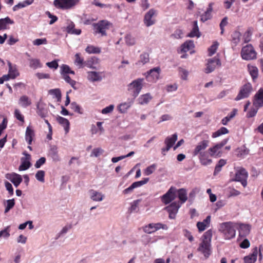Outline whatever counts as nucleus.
<instances>
[{"instance_id": "nucleus-1", "label": "nucleus", "mask_w": 263, "mask_h": 263, "mask_svg": "<svg viewBox=\"0 0 263 263\" xmlns=\"http://www.w3.org/2000/svg\"><path fill=\"white\" fill-rule=\"evenodd\" d=\"M212 230L206 231L202 236L201 242L200 243L198 251L203 254L205 258L209 257L211 253Z\"/></svg>"}, {"instance_id": "nucleus-2", "label": "nucleus", "mask_w": 263, "mask_h": 263, "mask_svg": "<svg viewBox=\"0 0 263 263\" xmlns=\"http://www.w3.org/2000/svg\"><path fill=\"white\" fill-rule=\"evenodd\" d=\"M237 228V223L229 221L221 223L219 231L222 234L226 239H231L235 237Z\"/></svg>"}, {"instance_id": "nucleus-3", "label": "nucleus", "mask_w": 263, "mask_h": 263, "mask_svg": "<svg viewBox=\"0 0 263 263\" xmlns=\"http://www.w3.org/2000/svg\"><path fill=\"white\" fill-rule=\"evenodd\" d=\"M112 26V24L107 20L99 21L92 24L93 33L99 34L101 36L107 35V31Z\"/></svg>"}, {"instance_id": "nucleus-4", "label": "nucleus", "mask_w": 263, "mask_h": 263, "mask_svg": "<svg viewBox=\"0 0 263 263\" xmlns=\"http://www.w3.org/2000/svg\"><path fill=\"white\" fill-rule=\"evenodd\" d=\"M241 56L245 60H254L256 59V52L253 47L251 44H248L242 47Z\"/></svg>"}, {"instance_id": "nucleus-5", "label": "nucleus", "mask_w": 263, "mask_h": 263, "mask_svg": "<svg viewBox=\"0 0 263 263\" xmlns=\"http://www.w3.org/2000/svg\"><path fill=\"white\" fill-rule=\"evenodd\" d=\"M80 0H54V5L57 8L69 9L77 5Z\"/></svg>"}, {"instance_id": "nucleus-6", "label": "nucleus", "mask_w": 263, "mask_h": 263, "mask_svg": "<svg viewBox=\"0 0 263 263\" xmlns=\"http://www.w3.org/2000/svg\"><path fill=\"white\" fill-rule=\"evenodd\" d=\"M228 142V139H225L221 141L220 142L216 144L213 147H210L208 149L209 155L211 157H221L222 152L221 148L223 147Z\"/></svg>"}, {"instance_id": "nucleus-7", "label": "nucleus", "mask_w": 263, "mask_h": 263, "mask_svg": "<svg viewBox=\"0 0 263 263\" xmlns=\"http://www.w3.org/2000/svg\"><path fill=\"white\" fill-rule=\"evenodd\" d=\"M144 81L143 78H138L129 84L128 89L133 92L135 97H136L140 93L142 88Z\"/></svg>"}, {"instance_id": "nucleus-8", "label": "nucleus", "mask_w": 263, "mask_h": 263, "mask_svg": "<svg viewBox=\"0 0 263 263\" xmlns=\"http://www.w3.org/2000/svg\"><path fill=\"white\" fill-rule=\"evenodd\" d=\"M160 71L159 67H155L147 71L144 74L146 81L152 83H156L159 79Z\"/></svg>"}, {"instance_id": "nucleus-9", "label": "nucleus", "mask_w": 263, "mask_h": 263, "mask_svg": "<svg viewBox=\"0 0 263 263\" xmlns=\"http://www.w3.org/2000/svg\"><path fill=\"white\" fill-rule=\"evenodd\" d=\"M248 174L247 171L242 167L237 170L235 173V178L234 180L240 182L243 187H246L247 185V178Z\"/></svg>"}, {"instance_id": "nucleus-10", "label": "nucleus", "mask_w": 263, "mask_h": 263, "mask_svg": "<svg viewBox=\"0 0 263 263\" xmlns=\"http://www.w3.org/2000/svg\"><path fill=\"white\" fill-rule=\"evenodd\" d=\"M262 248V246L260 245L259 247V249H258L257 247H255L253 248L252 250V253L244 257V261L245 263H254L256 259L257 255L259 252V258L261 259L262 258V254L261 253V249Z\"/></svg>"}, {"instance_id": "nucleus-11", "label": "nucleus", "mask_w": 263, "mask_h": 263, "mask_svg": "<svg viewBox=\"0 0 263 263\" xmlns=\"http://www.w3.org/2000/svg\"><path fill=\"white\" fill-rule=\"evenodd\" d=\"M220 66L221 62L218 57H215L213 58L210 59L208 60L205 72L206 73H211L215 70L217 66L220 67Z\"/></svg>"}, {"instance_id": "nucleus-12", "label": "nucleus", "mask_w": 263, "mask_h": 263, "mask_svg": "<svg viewBox=\"0 0 263 263\" xmlns=\"http://www.w3.org/2000/svg\"><path fill=\"white\" fill-rule=\"evenodd\" d=\"M180 206L181 204H180L179 202L175 201L164 208L165 210L169 214L168 217L170 219H174L175 218L176 215Z\"/></svg>"}, {"instance_id": "nucleus-13", "label": "nucleus", "mask_w": 263, "mask_h": 263, "mask_svg": "<svg viewBox=\"0 0 263 263\" xmlns=\"http://www.w3.org/2000/svg\"><path fill=\"white\" fill-rule=\"evenodd\" d=\"M23 155H24L25 157L21 159V163L18 167V170L20 171L27 170L31 166L30 162L31 158V155L25 151L23 153Z\"/></svg>"}, {"instance_id": "nucleus-14", "label": "nucleus", "mask_w": 263, "mask_h": 263, "mask_svg": "<svg viewBox=\"0 0 263 263\" xmlns=\"http://www.w3.org/2000/svg\"><path fill=\"white\" fill-rule=\"evenodd\" d=\"M176 197L175 190L171 187L167 192L161 197V201L165 204H167L174 200Z\"/></svg>"}, {"instance_id": "nucleus-15", "label": "nucleus", "mask_w": 263, "mask_h": 263, "mask_svg": "<svg viewBox=\"0 0 263 263\" xmlns=\"http://www.w3.org/2000/svg\"><path fill=\"white\" fill-rule=\"evenodd\" d=\"M252 90V85L250 83L243 85L240 88L239 92L236 99H243L249 97Z\"/></svg>"}, {"instance_id": "nucleus-16", "label": "nucleus", "mask_w": 263, "mask_h": 263, "mask_svg": "<svg viewBox=\"0 0 263 263\" xmlns=\"http://www.w3.org/2000/svg\"><path fill=\"white\" fill-rule=\"evenodd\" d=\"M149 180V178H144L143 180L136 181L133 183L128 187L125 189L123 191V194L127 195L132 193L133 190L137 187H140L142 185L146 184Z\"/></svg>"}, {"instance_id": "nucleus-17", "label": "nucleus", "mask_w": 263, "mask_h": 263, "mask_svg": "<svg viewBox=\"0 0 263 263\" xmlns=\"http://www.w3.org/2000/svg\"><path fill=\"white\" fill-rule=\"evenodd\" d=\"M5 177L8 180H10L16 187H17L22 181V176L14 173L6 174Z\"/></svg>"}, {"instance_id": "nucleus-18", "label": "nucleus", "mask_w": 263, "mask_h": 263, "mask_svg": "<svg viewBox=\"0 0 263 263\" xmlns=\"http://www.w3.org/2000/svg\"><path fill=\"white\" fill-rule=\"evenodd\" d=\"M209 141L204 140L198 143L193 152L194 156L200 155L201 153H204L202 151L204 150L209 145Z\"/></svg>"}, {"instance_id": "nucleus-19", "label": "nucleus", "mask_w": 263, "mask_h": 263, "mask_svg": "<svg viewBox=\"0 0 263 263\" xmlns=\"http://www.w3.org/2000/svg\"><path fill=\"white\" fill-rule=\"evenodd\" d=\"M156 11L154 9H150L145 15L144 22L147 27L153 25L155 23V20H153L152 17L156 14Z\"/></svg>"}, {"instance_id": "nucleus-20", "label": "nucleus", "mask_w": 263, "mask_h": 263, "mask_svg": "<svg viewBox=\"0 0 263 263\" xmlns=\"http://www.w3.org/2000/svg\"><path fill=\"white\" fill-rule=\"evenodd\" d=\"M34 137L35 132L34 129L30 125H29L26 128L25 135V140L29 145H31L32 144Z\"/></svg>"}, {"instance_id": "nucleus-21", "label": "nucleus", "mask_w": 263, "mask_h": 263, "mask_svg": "<svg viewBox=\"0 0 263 263\" xmlns=\"http://www.w3.org/2000/svg\"><path fill=\"white\" fill-rule=\"evenodd\" d=\"M89 193L90 198L94 201H102L105 197L104 195L101 192H98L94 190H90Z\"/></svg>"}, {"instance_id": "nucleus-22", "label": "nucleus", "mask_w": 263, "mask_h": 263, "mask_svg": "<svg viewBox=\"0 0 263 263\" xmlns=\"http://www.w3.org/2000/svg\"><path fill=\"white\" fill-rule=\"evenodd\" d=\"M48 156L54 162H58L61 160L60 157L58 154V147L55 145H52L50 147L48 152Z\"/></svg>"}, {"instance_id": "nucleus-23", "label": "nucleus", "mask_w": 263, "mask_h": 263, "mask_svg": "<svg viewBox=\"0 0 263 263\" xmlns=\"http://www.w3.org/2000/svg\"><path fill=\"white\" fill-rule=\"evenodd\" d=\"M37 113L42 118H44L47 114L46 105L41 100L37 104Z\"/></svg>"}, {"instance_id": "nucleus-24", "label": "nucleus", "mask_w": 263, "mask_h": 263, "mask_svg": "<svg viewBox=\"0 0 263 263\" xmlns=\"http://www.w3.org/2000/svg\"><path fill=\"white\" fill-rule=\"evenodd\" d=\"M13 24L14 21L8 16L0 19V31L9 29V25Z\"/></svg>"}, {"instance_id": "nucleus-25", "label": "nucleus", "mask_w": 263, "mask_h": 263, "mask_svg": "<svg viewBox=\"0 0 263 263\" xmlns=\"http://www.w3.org/2000/svg\"><path fill=\"white\" fill-rule=\"evenodd\" d=\"M250 232V226L249 224L241 223L239 226V236L244 237Z\"/></svg>"}, {"instance_id": "nucleus-26", "label": "nucleus", "mask_w": 263, "mask_h": 263, "mask_svg": "<svg viewBox=\"0 0 263 263\" xmlns=\"http://www.w3.org/2000/svg\"><path fill=\"white\" fill-rule=\"evenodd\" d=\"M211 221V216H208L202 222H198L197 223V227L199 232H202L205 230L210 225Z\"/></svg>"}, {"instance_id": "nucleus-27", "label": "nucleus", "mask_w": 263, "mask_h": 263, "mask_svg": "<svg viewBox=\"0 0 263 263\" xmlns=\"http://www.w3.org/2000/svg\"><path fill=\"white\" fill-rule=\"evenodd\" d=\"M201 35L200 32L199 30V28L197 24V21H194L193 22V28L190 32L187 35V36L190 37H199Z\"/></svg>"}, {"instance_id": "nucleus-28", "label": "nucleus", "mask_w": 263, "mask_h": 263, "mask_svg": "<svg viewBox=\"0 0 263 263\" xmlns=\"http://www.w3.org/2000/svg\"><path fill=\"white\" fill-rule=\"evenodd\" d=\"M248 70L251 75L252 80L254 82H255L256 80L258 78V69L257 67L252 65L251 64H248L247 65Z\"/></svg>"}, {"instance_id": "nucleus-29", "label": "nucleus", "mask_w": 263, "mask_h": 263, "mask_svg": "<svg viewBox=\"0 0 263 263\" xmlns=\"http://www.w3.org/2000/svg\"><path fill=\"white\" fill-rule=\"evenodd\" d=\"M213 10L212 4L211 3L209 5V7L207 8L206 11L201 15L200 21L202 22L210 20L212 17V12Z\"/></svg>"}, {"instance_id": "nucleus-30", "label": "nucleus", "mask_w": 263, "mask_h": 263, "mask_svg": "<svg viewBox=\"0 0 263 263\" xmlns=\"http://www.w3.org/2000/svg\"><path fill=\"white\" fill-rule=\"evenodd\" d=\"M199 159L200 163L204 166L210 165L212 162V160L209 158L208 155L205 152L199 155Z\"/></svg>"}, {"instance_id": "nucleus-31", "label": "nucleus", "mask_w": 263, "mask_h": 263, "mask_svg": "<svg viewBox=\"0 0 263 263\" xmlns=\"http://www.w3.org/2000/svg\"><path fill=\"white\" fill-rule=\"evenodd\" d=\"M87 78L92 82L100 81L102 80L100 73L96 71L88 72Z\"/></svg>"}, {"instance_id": "nucleus-32", "label": "nucleus", "mask_w": 263, "mask_h": 263, "mask_svg": "<svg viewBox=\"0 0 263 263\" xmlns=\"http://www.w3.org/2000/svg\"><path fill=\"white\" fill-rule=\"evenodd\" d=\"M177 140V134H174L171 136H168L166 138L164 141L165 144L171 148L175 144Z\"/></svg>"}, {"instance_id": "nucleus-33", "label": "nucleus", "mask_w": 263, "mask_h": 263, "mask_svg": "<svg viewBox=\"0 0 263 263\" xmlns=\"http://www.w3.org/2000/svg\"><path fill=\"white\" fill-rule=\"evenodd\" d=\"M57 121L59 124L64 127L66 133H68L69 130L70 124L69 121L67 119L60 116L57 118Z\"/></svg>"}, {"instance_id": "nucleus-34", "label": "nucleus", "mask_w": 263, "mask_h": 263, "mask_svg": "<svg viewBox=\"0 0 263 263\" xmlns=\"http://www.w3.org/2000/svg\"><path fill=\"white\" fill-rule=\"evenodd\" d=\"M194 48V42L192 40H188L181 45V51L186 52Z\"/></svg>"}, {"instance_id": "nucleus-35", "label": "nucleus", "mask_w": 263, "mask_h": 263, "mask_svg": "<svg viewBox=\"0 0 263 263\" xmlns=\"http://www.w3.org/2000/svg\"><path fill=\"white\" fill-rule=\"evenodd\" d=\"M237 112V109L235 108L233 109V110L227 115V116L222 119L221 123L224 125H226L235 116Z\"/></svg>"}, {"instance_id": "nucleus-36", "label": "nucleus", "mask_w": 263, "mask_h": 263, "mask_svg": "<svg viewBox=\"0 0 263 263\" xmlns=\"http://www.w3.org/2000/svg\"><path fill=\"white\" fill-rule=\"evenodd\" d=\"M241 35L240 32L238 31H235L232 33L231 42L234 46H237L239 43Z\"/></svg>"}, {"instance_id": "nucleus-37", "label": "nucleus", "mask_w": 263, "mask_h": 263, "mask_svg": "<svg viewBox=\"0 0 263 263\" xmlns=\"http://www.w3.org/2000/svg\"><path fill=\"white\" fill-rule=\"evenodd\" d=\"M149 61V54L147 52H144L140 54L139 57V60L137 63H136L137 65L141 64L144 65L146 63H148Z\"/></svg>"}, {"instance_id": "nucleus-38", "label": "nucleus", "mask_w": 263, "mask_h": 263, "mask_svg": "<svg viewBox=\"0 0 263 263\" xmlns=\"http://www.w3.org/2000/svg\"><path fill=\"white\" fill-rule=\"evenodd\" d=\"M178 196L181 201L180 204L181 205L182 203H184L187 199L186 190L183 189H179L178 191Z\"/></svg>"}, {"instance_id": "nucleus-39", "label": "nucleus", "mask_w": 263, "mask_h": 263, "mask_svg": "<svg viewBox=\"0 0 263 263\" xmlns=\"http://www.w3.org/2000/svg\"><path fill=\"white\" fill-rule=\"evenodd\" d=\"M74 24L71 22L66 27V31L68 33L70 34H75L79 35L81 33V30L80 29H75L74 28Z\"/></svg>"}, {"instance_id": "nucleus-40", "label": "nucleus", "mask_w": 263, "mask_h": 263, "mask_svg": "<svg viewBox=\"0 0 263 263\" xmlns=\"http://www.w3.org/2000/svg\"><path fill=\"white\" fill-rule=\"evenodd\" d=\"M132 104V102L131 101L121 103L118 106V109L120 112L124 113L131 106Z\"/></svg>"}, {"instance_id": "nucleus-41", "label": "nucleus", "mask_w": 263, "mask_h": 263, "mask_svg": "<svg viewBox=\"0 0 263 263\" xmlns=\"http://www.w3.org/2000/svg\"><path fill=\"white\" fill-rule=\"evenodd\" d=\"M226 163V160L224 159H221L219 160L215 167L214 175H216L218 173H219L221 170L222 167Z\"/></svg>"}, {"instance_id": "nucleus-42", "label": "nucleus", "mask_w": 263, "mask_h": 263, "mask_svg": "<svg viewBox=\"0 0 263 263\" xmlns=\"http://www.w3.org/2000/svg\"><path fill=\"white\" fill-rule=\"evenodd\" d=\"M86 52L89 54L93 53H100L101 52V49L100 48L95 47L92 45H88L85 49Z\"/></svg>"}, {"instance_id": "nucleus-43", "label": "nucleus", "mask_w": 263, "mask_h": 263, "mask_svg": "<svg viewBox=\"0 0 263 263\" xmlns=\"http://www.w3.org/2000/svg\"><path fill=\"white\" fill-rule=\"evenodd\" d=\"M143 231L147 234H151L156 232L154 223H151L143 227Z\"/></svg>"}, {"instance_id": "nucleus-44", "label": "nucleus", "mask_w": 263, "mask_h": 263, "mask_svg": "<svg viewBox=\"0 0 263 263\" xmlns=\"http://www.w3.org/2000/svg\"><path fill=\"white\" fill-rule=\"evenodd\" d=\"M29 66L33 69H36L41 67V65L39 59H31L29 60Z\"/></svg>"}, {"instance_id": "nucleus-45", "label": "nucleus", "mask_w": 263, "mask_h": 263, "mask_svg": "<svg viewBox=\"0 0 263 263\" xmlns=\"http://www.w3.org/2000/svg\"><path fill=\"white\" fill-rule=\"evenodd\" d=\"M156 167L157 165L156 164H153L148 166L144 171V175L146 176L150 175L156 170Z\"/></svg>"}, {"instance_id": "nucleus-46", "label": "nucleus", "mask_w": 263, "mask_h": 263, "mask_svg": "<svg viewBox=\"0 0 263 263\" xmlns=\"http://www.w3.org/2000/svg\"><path fill=\"white\" fill-rule=\"evenodd\" d=\"M10 226L6 227L0 231V238L7 239L10 236Z\"/></svg>"}, {"instance_id": "nucleus-47", "label": "nucleus", "mask_w": 263, "mask_h": 263, "mask_svg": "<svg viewBox=\"0 0 263 263\" xmlns=\"http://www.w3.org/2000/svg\"><path fill=\"white\" fill-rule=\"evenodd\" d=\"M218 45L219 44L217 41H215L213 43V44L208 49L209 56H212L216 52L218 48Z\"/></svg>"}, {"instance_id": "nucleus-48", "label": "nucleus", "mask_w": 263, "mask_h": 263, "mask_svg": "<svg viewBox=\"0 0 263 263\" xmlns=\"http://www.w3.org/2000/svg\"><path fill=\"white\" fill-rule=\"evenodd\" d=\"M62 71L61 74L62 76L65 74H68L69 73H71L72 74H74V72L73 70H71L70 67L67 65H63L61 67Z\"/></svg>"}, {"instance_id": "nucleus-49", "label": "nucleus", "mask_w": 263, "mask_h": 263, "mask_svg": "<svg viewBox=\"0 0 263 263\" xmlns=\"http://www.w3.org/2000/svg\"><path fill=\"white\" fill-rule=\"evenodd\" d=\"M48 93L52 95L53 97H55L56 99L61 98V92L59 88L50 89L49 90Z\"/></svg>"}, {"instance_id": "nucleus-50", "label": "nucleus", "mask_w": 263, "mask_h": 263, "mask_svg": "<svg viewBox=\"0 0 263 263\" xmlns=\"http://www.w3.org/2000/svg\"><path fill=\"white\" fill-rule=\"evenodd\" d=\"M45 175V173L44 171H42V170L38 171L35 174V178L39 181H40L41 182H44Z\"/></svg>"}, {"instance_id": "nucleus-51", "label": "nucleus", "mask_w": 263, "mask_h": 263, "mask_svg": "<svg viewBox=\"0 0 263 263\" xmlns=\"http://www.w3.org/2000/svg\"><path fill=\"white\" fill-rule=\"evenodd\" d=\"M104 153V150L100 148L97 147L93 149L90 154V157H98Z\"/></svg>"}, {"instance_id": "nucleus-52", "label": "nucleus", "mask_w": 263, "mask_h": 263, "mask_svg": "<svg viewBox=\"0 0 263 263\" xmlns=\"http://www.w3.org/2000/svg\"><path fill=\"white\" fill-rule=\"evenodd\" d=\"M15 202L13 199H9L6 201V205L5 209V213L8 212L14 205Z\"/></svg>"}, {"instance_id": "nucleus-53", "label": "nucleus", "mask_w": 263, "mask_h": 263, "mask_svg": "<svg viewBox=\"0 0 263 263\" xmlns=\"http://www.w3.org/2000/svg\"><path fill=\"white\" fill-rule=\"evenodd\" d=\"M258 109L256 106H254L253 105L251 109L247 112V117L248 118H252L254 117L256 115Z\"/></svg>"}, {"instance_id": "nucleus-54", "label": "nucleus", "mask_w": 263, "mask_h": 263, "mask_svg": "<svg viewBox=\"0 0 263 263\" xmlns=\"http://www.w3.org/2000/svg\"><path fill=\"white\" fill-rule=\"evenodd\" d=\"M141 201V199H137L134 200L133 202L131 203V205L129 209V210L131 212L137 211L138 205Z\"/></svg>"}, {"instance_id": "nucleus-55", "label": "nucleus", "mask_w": 263, "mask_h": 263, "mask_svg": "<svg viewBox=\"0 0 263 263\" xmlns=\"http://www.w3.org/2000/svg\"><path fill=\"white\" fill-rule=\"evenodd\" d=\"M75 63L82 67L84 63V60L82 58H81V54L77 53L75 55Z\"/></svg>"}, {"instance_id": "nucleus-56", "label": "nucleus", "mask_w": 263, "mask_h": 263, "mask_svg": "<svg viewBox=\"0 0 263 263\" xmlns=\"http://www.w3.org/2000/svg\"><path fill=\"white\" fill-rule=\"evenodd\" d=\"M125 42L128 45H133L136 43V40L131 35L128 34L125 36Z\"/></svg>"}, {"instance_id": "nucleus-57", "label": "nucleus", "mask_w": 263, "mask_h": 263, "mask_svg": "<svg viewBox=\"0 0 263 263\" xmlns=\"http://www.w3.org/2000/svg\"><path fill=\"white\" fill-rule=\"evenodd\" d=\"M14 117L23 123L24 122V116L21 113V111L17 109H15L14 110Z\"/></svg>"}, {"instance_id": "nucleus-58", "label": "nucleus", "mask_w": 263, "mask_h": 263, "mask_svg": "<svg viewBox=\"0 0 263 263\" xmlns=\"http://www.w3.org/2000/svg\"><path fill=\"white\" fill-rule=\"evenodd\" d=\"M154 226L156 231L160 229H163L165 230L168 229V227L166 224H163L160 222L154 223Z\"/></svg>"}, {"instance_id": "nucleus-59", "label": "nucleus", "mask_w": 263, "mask_h": 263, "mask_svg": "<svg viewBox=\"0 0 263 263\" xmlns=\"http://www.w3.org/2000/svg\"><path fill=\"white\" fill-rule=\"evenodd\" d=\"M46 162V158L45 157H41L37 160L34 164V167L36 168H39L41 167Z\"/></svg>"}, {"instance_id": "nucleus-60", "label": "nucleus", "mask_w": 263, "mask_h": 263, "mask_svg": "<svg viewBox=\"0 0 263 263\" xmlns=\"http://www.w3.org/2000/svg\"><path fill=\"white\" fill-rule=\"evenodd\" d=\"M237 151H238L237 155L238 156H240L246 155L249 153V150L247 148H246V147H245V146H242L240 148H238Z\"/></svg>"}, {"instance_id": "nucleus-61", "label": "nucleus", "mask_w": 263, "mask_h": 263, "mask_svg": "<svg viewBox=\"0 0 263 263\" xmlns=\"http://www.w3.org/2000/svg\"><path fill=\"white\" fill-rule=\"evenodd\" d=\"M47 40L44 39H37L33 41V43L34 45L39 46L42 44H47Z\"/></svg>"}, {"instance_id": "nucleus-62", "label": "nucleus", "mask_w": 263, "mask_h": 263, "mask_svg": "<svg viewBox=\"0 0 263 263\" xmlns=\"http://www.w3.org/2000/svg\"><path fill=\"white\" fill-rule=\"evenodd\" d=\"M62 76L63 79H64L66 82L68 83L72 86H73L76 84V81L72 80L68 74H65Z\"/></svg>"}, {"instance_id": "nucleus-63", "label": "nucleus", "mask_w": 263, "mask_h": 263, "mask_svg": "<svg viewBox=\"0 0 263 263\" xmlns=\"http://www.w3.org/2000/svg\"><path fill=\"white\" fill-rule=\"evenodd\" d=\"M18 104L23 107H26L31 104L30 100H20Z\"/></svg>"}, {"instance_id": "nucleus-64", "label": "nucleus", "mask_w": 263, "mask_h": 263, "mask_svg": "<svg viewBox=\"0 0 263 263\" xmlns=\"http://www.w3.org/2000/svg\"><path fill=\"white\" fill-rule=\"evenodd\" d=\"M71 106H72V108L73 109V110L74 111L77 112L79 113L80 114H83L82 108L77 104H76V103H72Z\"/></svg>"}]
</instances>
